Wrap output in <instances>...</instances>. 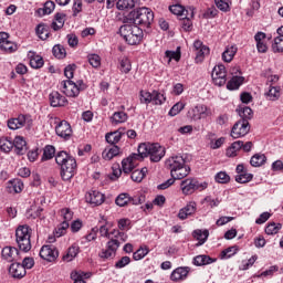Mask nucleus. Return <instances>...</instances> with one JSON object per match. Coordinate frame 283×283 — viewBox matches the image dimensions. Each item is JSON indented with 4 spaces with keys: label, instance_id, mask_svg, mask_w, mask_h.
<instances>
[{
    "label": "nucleus",
    "instance_id": "1",
    "mask_svg": "<svg viewBox=\"0 0 283 283\" xmlns=\"http://www.w3.org/2000/svg\"><path fill=\"white\" fill-rule=\"evenodd\" d=\"M55 163L61 169L60 174L62 180L67 181L74 178V174H76V169H78L74 156L70 155L67 151L60 150L55 155Z\"/></svg>",
    "mask_w": 283,
    "mask_h": 283
},
{
    "label": "nucleus",
    "instance_id": "2",
    "mask_svg": "<svg viewBox=\"0 0 283 283\" xmlns=\"http://www.w3.org/2000/svg\"><path fill=\"white\" fill-rule=\"evenodd\" d=\"M185 156L176 155L166 160V167L170 169V176L174 179L182 180V178H187L191 168L186 165Z\"/></svg>",
    "mask_w": 283,
    "mask_h": 283
},
{
    "label": "nucleus",
    "instance_id": "3",
    "mask_svg": "<svg viewBox=\"0 0 283 283\" xmlns=\"http://www.w3.org/2000/svg\"><path fill=\"white\" fill-rule=\"evenodd\" d=\"M137 151L139 156L142 157V160H145L147 156L150 158V163H160L163 158H165V154H167V150L165 147H163L160 144L155 143H144L140 144L137 148Z\"/></svg>",
    "mask_w": 283,
    "mask_h": 283
},
{
    "label": "nucleus",
    "instance_id": "4",
    "mask_svg": "<svg viewBox=\"0 0 283 283\" xmlns=\"http://www.w3.org/2000/svg\"><path fill=\"white\" fill-rule=\"evenodd\" d=\"M32 228L28 224L19 226L15 229V242L18 244V249L23 251V253H28L32 249Z\"/></svg>",
    "mask_w": 283,
    "mask_h": 283
},
{
    "label": "nucleus",
    "instance_id": "5",
    "mask_svg": "<svg viewBox=\"0 0 283 283\" xmlns=\"http://www.w3.org/2000/svg\"><path fill=\"white\" fill-rule=\"evenodd\" d=\"M119 34L128 45H138L143 41V29L136 24H124L119 28Z\"/></svg>",
    "mask_w": 283,
    "mask_h": 283
},
{
    "label": "nucleus",
    "instance_id": "6",
    "mask_svg": "<svg viewBox=\"0 0 283 283\" xmlns=\"http://www.w3.org/2000/svg\"><path fill=\"white\" fill-rule=\"evenodd\" d=\"M130 19H133L135 25L149 28L154 23V11L147 7H142L130 13Z\"/></svg>",
    "mask_w": 283,
    "mask_h": 283
},
{
    "label": "nucleus",
    "instance_id": "7",
    "mask_svg": "<svg viewBox=\"0 0 283 283\" xmlns=\"http://www.w3.org/2000/svg\"><path fill=\"white\" fill-rule=\"evenodd\" d=\"M207 187H209L208 182H200L191 178L185 179L180 184V188L184 196H191V193H195V191H205Z\"/></svg>",
    "mask_w": 283,
    "mask_h": 283
},
{
    "label": "nucleus",
    "instance_id": "8",
    "mask_svg": "<svg viewBox=\"0 0 283 283\" xmlns=\"http://www.w3.org/2000/svg\"><path fill=\"white\" fill-rule=\"evenodd\" d=\"M120 239H111L106 242V248L102 249L98 253L101 260H114L116 258V252L120 249Z\"/></svg>",
    "mask_w": 283,
    "mask_h": 283
},
{
    "label": "nucleus",
    "instance_id": "9",
    "mask_svg": "<svg viewBox=\"0 0 283 283\" xmlns=\"http://www.w3.org/2000/svg\"><path fill=\"white\" fill-rule=\"evenodd\" d=\"M109 227H112V224H102L98 228V232L102 238H107V240L120 239V242H127V233L117 229H114L113 231L109 232Z\"/></svg>",
    "mask_w": 283,
    "mask_h": 283
},
{
    "label": "nucleus",
    "instance_id": "10",
    "mask_svg": "<svg viewBox=\"0 0 283 283\" xmlns=\"http://www.w3.org/2000/svg\"><path fill=\"white\" fill-rule=\"evenodd\" d=\"M211 108L205 104H198L188 111V116L191 120H202V118H207L211 116Z\"/></svg>",
    "mask_w": 283,
    "mask_h": 283
},
{
    "label": "nucleus",
    "instance_id": "11",
    "mask_svg": "<svg viewBox=\"0 0 283 283\" xmlns=\"http://www.w3.org/2000/svg\"><path fill=\"white\" fill-rule=\"evenodd\" d=\"M251 132V126L249 125V120L240 119L237 122L230 133L231 138L238 139L247 136Z\"/></svg>",
    "mask_w": 283,
    "mask_h": 283
},
{
    "label": "nucleus",
    "instance_id": "12",
    "mask_svg": "<svg viewBox=\"0 0 283 283\" xmlns=\"http://www.w3.org/2000/svg\"><path fill=\"white\" fill-rule=\"evenodd\" d=\"M143 161L140 153H133L122 161V169L124 174H132L135 167H138V163Z\"/></svg>",
    "mask_w": 283,
    "mask_h": 283
},
{
    "label": "nucleus",
    "instance_id": "13",
    "mask_svg": "<svg viewBox=\"0 0 283 283\" xmlns=\"http://www.w3.org/2000/svg\"><path fill=\"white\" fill-rule=\"evenodd\" d=\"M212 81L218 87L227 85V66L224 64H218L212 70Z\"/></svg>",
    "mask_w": 283,
    "mask_h": 283
},
{
    "label": "nucleus",
    "instance_id": "14",
    "mask_svg": "<svg viewBox=\"0 0 283 283\" xmlns=\"http://www.w3.org/2000/svg\"><path fill=\"white\" fill-rule=\"evenodd\" d=\"M60 90L69 98H76L78 96V87H76V82L72 80H64L60 84Z\"/></svg>",
    "mask_w": 283,
    "mask_h": 283
},
{
    "label": "nucleus",
    "instance_id": "15",
    "mask_svg": "<svg viewBox=\"0 0 283 283\" xmlns=\"http://www.w3.org/2000/svg\"><path fill=\"white\" fill-rule=\"evenodd\" d=\"M193 50L196 54V63H202L205 56H209V53L211 52L209 46L205 45L200 40L193 42Z\"/></svg>",
    "mask_w": 283,
    "mask_h": 283
},
{
    "label": "nucleus",
    "instance_id": "16",
    "mask_svg": "<svg viewBox=\"0 0 283 283\" xmlns=\"http://www.w3.org/2000/svg\"><path fill=\"white\" fill-rule=\"evenodd\" d=\"M55 134L64 140H70V138H72V126L67 120H61L55 126Z\"/></svg>",
    "mask_w": 283,
    "mask_h": 283
},
{
    "label": "nucleus",
    "instance_id": "17",
    "mask_svg": "<svg viewBox=\"0 0 283 283\" xmlns=\"http://www.w3.org/2000/svg\"><path fill=\"white\" fill-rule=\"evenodd\" d=\"M85 200L93 207H101L105 202V195L98 190H90L85 195Z\"/></svg>",
    "mask_w": 283,
    "mask_h": 283
},
{
    "label": "nucleus",
    "instance_id": "18",
    "mask_svg": "<svg viewBox=\"0 0 283 283\" xmlns=\"http://www.w3.org/2000/svg\"><path fill=\"white\" fill-rule=\"evenodd\" d=\"M40 258L46 262H54L59 258V250L54 245H43L40 250Z\"/></svg>",
    "mask_w": 283,
    "mask_h": 283
},
{
    "label": "nucleus",
    "instance_id": "19",
    "mask_svg": "<svg viewBox=\"0 0 283 283\" xmlns=\"http://www.w3.org/2000/svg\"><path fill=\"white\" fill-rule=\"evenodd\" d=\"M189 273H191V268L179 266L171 272L170 280L172 282H185L189 277Z\"/></svg>",
    "mask_w": 283,
    "mask_h": 283
},
{
    "label": "nucleus",
    "instance_id": "20",
    "mask_svg": "<svg viewBox=\"0 0 283 283\" xmlns=\"http://www.w3.org/2000/svg\"><path fill=\"white\" fill-rule=\"evenodd\" d=\"M28 115L20 114L18 117H13L8 119L7 125L9 129H12L13 132L17 129H21L22 127H25V123H28Z\"/></svg>",
    "mask_w": 283,
    "mask_h": 283
},
{
    "label": "nucleus",
    "instance_id": "21",
    "mask_svg": "<svg viewBox=\"0 0 283 283\" xmlns=\"http://www.w3.org/2000/svg\"><path fill=\"white\" fill-rule=\"evenodd\" d=\"M49 101L51 107H65V105H67V98L57 91L50 93Z\"/></svg>",
    "mask_w": 283,
    "mask_h": 283
},
{
    "label": "nucleus",
    "instance_id": "22",
    "mask_svg": "<svg viewBox=\"0 0 283 283\" xmlns=\"http://www.w3.org/2000/svg\"><path fill=\"white\" fill-rule=\"evenodd\" d=\"M122 111H116L113 113V115L109 117V123L114 126L116 125H123V123H127L129 119V115L125 113V106H120Z\"/></svg>",
    "mask_w": 283,
    "mask_h": 283
},
{
    "label": "nucleus",
    "instance_id": "23",
    "mask_svg": "<svg viewBox=\"0 0 283 283\" xmlns=\"http://www.w3.org/2000/svg\"><path fill=\"white\" fill-rule=\"evenodd\" d=\"M198 209V203L196 201H190L186 207L181 208L178 212L179 220H187L189 216H193Z\"/></svg>",
    "mask_w": 283,
    "mask_h": 283
},
{
    "label": "nucleus",
    "instance_id": "24",
    "mask_svg": "<svg viewBox=\"0 0 283 283\" xmlns=\"http://www.w3.org/2000/svg\"><path fill=\"white\" fill-rule=\"evenodd\" d=\"M1 255L7 262H17V260H19V249L14 247H4L1 251Z\"/></svg>",
    "mask_w": 283,
    "mask_h": 283
},
{
    "label": "nucleus",
    "instance_id": "25",
    "mask_svg": "<svg viewBox=\"0 0 283 283\" xmlns=\"http://www.w3.org/2000/svg\"><path fill=\"white\" fill-rule=\"evenodd\" d=\"M27 273L25 268H23L21 263H12L9 268V275L11 277H15L17 280L25 277Z\"/></svg>",
    "mask_w": 283,
    "mask_h": 283
},
{
    "label": "nucleus",
    "instance_id": "26",
    "mask_svg": "<svg viewBox=\"0 0 283 283\" xmlns=\"http://www.w3.org/2000/svg\"><path fill=\"white\" fill-rule=\"evenodd\" d=\"M28 59H29L30 65H31V67H33V70H41V67L45 64V62L43 61V57L41 55L36 54V52H34V51L28 52Z\"/></svg>",
    "mask_w": 283,
    "mask_h": 283
},
{
    "label": "nucleus",
    "instance_id": "27",
    "mask_svg": "<svg viewBox=\"0 0 283 283\" xmlns=\"http://www.w3.org/2000/svg\"><path fill=\"white\" fill-rule=\"evenodd\" d=\"M181 21V28L185 30V32L191 31V28H193V22H191V19L195 17L193 8H189L186 11V14L184 15Z\"/></svg>",
    "mask_w": 283,
    "mask_h": 283
},
{
    "label": "nucleus",
    "instance_id": "28",
    "mask_svg": "<svg viewBox=\"0 0 283 283\" xmlns=\"http://www.w3.org/2000/svg\"><path fill=\"white\" fill-rule=\"evenodd\" d=\"M81 253V247H78V243H73L66 251V253L63 255L62 260L63 262H73L74 259Z\"/></svg>",
    "mask_w": 283,
    "mask_h": 283
},
{
    "label": "nucleus",
    "instance_id": "29",
    "mask_svg": "<svg viewBox=\"0 0 283 283\" xmlns=\"http://www.w3.org/2000/svg\"><path fill=\"white\" fill-rule=\"evenodd\" d=\"M243 83H244V76L233 75L227 83V90H229L230 92L240 90Z\"/></svg>",
    "mask_w": 283,
    "mask_h": 283
},
{
    "label": "nucleus",
    "instance_id": "30",
    "mask_svg": "<svg viewBox=\"0 0 283 283\" xmlns=\"http://www.w3.org/2000/svg\"><path fill=\"white\" fill-rule=\"evenodd\" d=\"M13 147L15 149V153L19 156H23L25 151H28V144L25 143V138L21 136H17L13 140Z\"/></svg>",
    "mask_w": 283,
    "mask_h": 283
},
{
    "label": "nucleus",
    "instance_id": "31",
    "mask_svg": "<svg viewBox=\"0 0 283 283\" xmlns=\"http://www.w3.org/2000/svg\"><path fill=\"white\" fill-rule=\"evenodd\" d=\"M192 237L198 241L196 247H202V244L209 240V230L197 229L192 232Z\"/></svg>",
    "mask_w": 283,
    "mask_h": 283
},
{
    "label": "nucleus",
    "instance_id": "32",
    "mask_svg": "<svg viewBox=\"0 0 283 283\" xmlns=\"http://www.w3.org/2000/svg\"><path fill=\"white\" fill-rule=\"evenodd\" d=\"M235 54H238V46H227L226 50L222 52L221 59L224 63H231Z\"/></svg>",
    "mask_w": 283,
    "mask_h": 283
},
{
    "label": "nucleus",
    "instance_id": "33",
    "mask_svg": "<svg viewBox=\"0 0 283 283\" xmlns=\"http://www.w3.org/2000/svg\"><path fill=\"white\" fill-rule=\"evenodd\" d=\"M125 133L120 129H117L115 132H112V133H107L105 135V138H106V143H108L109 145H117V143H120V138H123V135Z\"/></svg>",
    "mask_w": 283,
    "mask_h": 283
},
{
    "label": "nucleus",
    "instance_id": "34",
    "mask_svg": "<svg viewBox=\"0 0 283 283\" xmlns=\"http://www.w3.org/2000/svg\"><path fill=\"white\" fill-rule=\"evenodd\" d=\"M90 277H92L91 272L73 271L71 273V280H73L74 283H85V280H90Z\"/></svg>",
    "mask_w": 283,
    "mask_h": 283
},
{
    "label": "nucleus",
    "instance_id": "35",
    "mask_svg": "<svg viewBox=\"0 0 283 283\" xmlns=\"http://www.w3.org/2000/svg\"><path fill=\"white\" fill-rule=\"evenodd\" d=\"M118 154H120V148L114 145L112 147H106L102 153V157L104 160H112V158H116Z\"/></svg>",
    "mask_w": 283,
    "mask_h": 283
},
{
    "label": "nucleus",
    "instance_id": "36",
    "mask_svg": "<svg viewBox=\"0 0 283 283\" xmlns=\"http://www.w3.org/2000/svg\"><path fill=\"white\" fill-rule=\"evenodd\" d=\"M264 96L266 101H277L280 98V86L269 85L265 88Z\"/></svg>",
    "mask_w": 283,
    "mask_h": 283
},
{
    "label": "nucleus",
    "instance_id": "37",
    "mask_svg": "<svg viewBox=\"0 0 283 283\" xmlns=\"http://www.w3.org/2000/svg\"><path fill=\"white\" fill-rule=\"evenodd\" d=\"M14 149V143L10 137H0V151L3 154H10Z\"/></svg>",
    "mask_w": 283,
    "mask_h": 283
},
{
    "label": "nucleus",
    "instance_id": "38",
    "mask_svg": "<svg viewBox=\"0 0 283 283\" xmlns=\"http://www.w3.org/2000/svg\"><path fill=\"white\" fill-rule=\"evenodd\" d=\"M9 193H21L23 191V181L13 179L8 182Z\"/></svg>",
    "mask_w": 283,
    "mask_h": 283
},
{
    "label": "nucleus",
    "instance_id": "39",
    "mask_svg": "<svg viewBox=\"0 0 283 283\" xmlns=\"http://www.w3.org/2000/svg\"><path fill=\"white\" fill-rule=\"evenodd\" d=\"M182 54L180 52V46H177V49L175 51L171 50H167L165 52V59L167 60V63H171L172 61H176V63H178V61H180Z\"/></svg>",
    "mask_w": 283,
    "mask_h": 283
},
{
    "label": "nucleus",
    "instance_id": "40",
    "mask_svg": "<svg viewBox=\"0 0 283 283\" xmlns=\"http://www.w3.org/2000/svg\"><path fill=\"white\" fill-rule=\"evenodd\" d=\"M217 260L216 259H212L211 256L209 255H197L195 259H193V264L195 266H205L207 264H213V262H216Z\"/></svg>",
    "mask_w": 283,
    "mask_h": 283
},
{
    "label": "nucleus",
    "instance_id": "41",
    "mask_svg": "<svg viewBox=\"0 0 283 283\" xmlns=\"http://www.w3.org/2000/svg\"><path fill=\"white\" fill-rule=\"evenodd\" d=\"M0 50L2 52H6L7 54H12L19 50V46L17 45V43L8 40L4 42H0Z\"/></svg>",
    "mask_w": 283,
    "mask_h": 283
},
{
    "label": "nucleus",
    "instance_id": "42",
    "mask_svg": "<svg viewBox=\"0 0 283 283\" xmlns=\"http://www.w3.org/2000/svg\"><path fill=\"white\" fill-rule=\"evenodd\" d=\"M35 32L41 41H48V39H50V28L45 24H39Z\"/></svg>",
    "mask_w": 283,
    "mask_h": 283
},
{
    "label": "nucleus",
    "instance_id": "43",
    "mask_svg": "<svg viewBox=\"0 0 283 283\" xmlns=\"http://www.w3.org/2000/svg\"><path fill=\"white\" fill-rule=\"evenodd\" d=\"M147 167L142 168L140 170H133L130 174V178L134 182H143V179L145 178V176H147Z\"/></svg>",
    "mask_w": 283,
    "mask_h": 283
},
{
    "label": "nucleus",
    "instance_id": "44",
    "mask_svg": "<svg viewBox=\"0 0 283 283\" xmlns=\"http://www.w3.org/2000/svg\"><path fill=\"white\" fill-rule=\"evenodd\" d=\"M56 158V148L52 145H46L43 149V155H42V161L45 160H52V158Z\"/></svg>",
    "mask_w": 283,
    "mask_h": 283
},
{
    "label": "nucleus",
    "instance_id": "45",
    "mask_svg": "<svg viewBox=\"0 0 283 283\" xmlns=\"http://www.w3.org/2000/svg\"><path fill=\"white\" fill-rule=\"evenodd\" d=\"M237 112L242 120H251L253 118V109L249 106H240Z\"/></svg>",
    "mask_w": 283,
    "mask_h": 283
},
{
    "label": "nucleus",
    "instance_id": "46",
    "mask_svg": "<svg viewBox=\"0 0 283 283\" xmlns=\"http://www.w3.org/2000/svg\"><path fill=\"white\" fill-rule=\"evenodd\" d=\"M264 163H266V156L264 154H256L250 159V165L252 167H262Z\"/></svg>",
    "mask_w": 283,
    "mask_h": 283
},
{
    "label": "nucleus",
    "instance_id": "47",
    "mask_svg": "<svg viewBox=\"0 0 283 283\" xmlns=\"http://www.w3.org/2000/svg\"><path fill=\"white\" fill-rule=\"evenodd\" d=\"M52 54L55 59H65L67 56V51L62 44H55L52 49Z\"/></svg>",
    "mask_w": 283,
    "mask_h": 283
},
{
    "label": "nucleus",
    "instance_id": "48",
    "mask_svg": "<svg viewBox=\"0 0 283 283\" xmlns=\"http://www.w3.org/2000/svg\"><path fill=\"white\" fill-rule=\"evenodd\" d=\"M54 8H56V4H54L53 1H46L44 3V7L38 10V14H40V17H45V14H52V12H54Z\"/></svg>",
    "mask_w": 283,
    "mask_h": 283
},
{
    "label": "nucleus",
    "instance_id": "49",
    "mask_svg": "<svg viewBox=\"0 0 283 283\" xmlns=\"http://www.w3.org/2000/svg\"><path fill=\"white\" fill-rule=\"evenodd\" d=\"M281 230H282V224L281 223L270 222L265 227L266 235H275V234L280 233Z\"/></svg>",
    "mask_w": 283,
    "mask_h": 283
},
{
    "label": "nucleus",
    "instance_id": "50",
    "mask_svg": "<svg viewBox=\"0 0 283 283\" xmlns=\"http://www.w3.org/2000/svg\"><path fill=\"white\" fill-rule=\"evenodd\" d=\"M214 4L221 12H231V0H214Z\"/></svg>",
    "mask_w": 283,
    "mask_h": 283
},
{
    "label": "nucleus",
    "instance_id": "51",
    "mask_svg": "<svg viewBox=\"0 0 283 283\" xmlns=\"http://www.w3.org/2000/svg\"><path fill=\"white\" fill-rule=\"evenodd\" d=\"M115 203L117 205V207H127L129 205V193H119L115 199Z\"/></svg>",
    "mask_w": 283,
    "mask_h": 283
},
{
    "label": "nucleus",
    "instance_id": "52",
    "mask_svg": "<svg viewBox=\"0 0 283 283\" xmlns=\"http://www.w3.org/2000/svg\"><path fill=\"white\" fill-rule=\"evenodd\" d=\"M119 70L123 74H129L132 72V61L128 57H122L119 61Z\"/></svg>",
    "mask_w": 283,
    "mask_h": 283
},
{
    "label": "nucleus",
    "instance_id": "53",
    "mask_svg": "<svg viewBox=\"0 0 283 283\" xmlns=\"http://www.w3.org/2000/svg\"><path fill=\"white\" fill-rule=\"evenodd\" d=\"M167 101V97H165V94L158 92V91H153V97L151 102L153 105H163Z\"/></svg>",
    "mask_w": 283,
    "mask_h": 283
},
{
    "label": "nucleus",
    "instance_id": "54",
    "mask_svg": "<svg viewBox=\"0 0 283 283\" xmlns=\"http://www.w3.org/2000/svg\"><path fill=\"white\" fill-rule=\"evenodd\" d=\"M235 253H238V247L233 245L221 251L220 258L221 260H229L230 258H233Z\"/></svg>",
    "mask_w": 283,
    "mask_h": 283
},
{
    "label": "nucleus",
    "instance_id": "55",
    "mask_svg": "<svg viewBox=\"0 0 283 283\" xmlns=\"http://www.w3.org/2000/svg\"><path fill=\"white\" fill-rule=\"evenodd\" d=\"M135 6L134 0H118L116 2L117 10H132Z\"/></svg>",
    "mask_w": 283,
    "mask_h": 283
},
{
    "label": "nucleus",
    "instance_id": "56",
    "mask_svg": "<svg viewBox=\"0 0 283 283\" xmlns=\"http://www.w3.org/2000/svg\"><path fill=\"white\" fill-rule=\"evenodd\" d=\"M169 11L171 14H176L177 17H185L187 14V10L182 4H172L169 7Z\"/></svg>",
    "mask_w": 283,
    "mask_h": 283
},
{
    "label": "nucleus",
    "instance_id": "57",
    "mask_svg": "<svg viewBox=\"0 0 283 283\" xmlns=\"http://www.w3.org/2000/svg\"><path fill=\"white\" fill-rule=\"evenodd\" d=\"M273 52H283V34H279L272 44Z\"/></svg>",
    "mask_w": 283,
    "mask_h": 283
},
{
    "label": "nucleus",
    "instance_id": "58",
    "mask_svg": "<svg viewBox=\"0 0 283 283\" xmlns=\"http://www.w3.org/2000/svg\"><path fill=\"white\" fill-rule=\"evenodd\" d=\"M235 180L240 182V185H244L245 182H251L253 180V174L243 172L235 176Z\"/></svg>",
    "mask_w": 283,
    "mask_h": 283
},
{
    "label": "nucleus",
    "instance_id": "59",
    "mask_svg": "<svg viewBox=\"0 0 283 283\" xmlns=\"http://www.w3.org/2000/svg\"><path fill=\"white\" fill-rule=\"evenodd\" d=\"M216 182H219V185H227L229 180H231V177L226 171H220L214 176Z\"/></svg>",
    "mask_w": 283,
    "mask_h": 283
},
{
    "label": "nucleus",
    "instance_id": "60",
    "mask_svg": "<svg viewBox=\"0 0 283 283\" xmlns=\"http://www.w3.org/2000/svg\"><path fill=\"white\" fill-rule=\"evenodd\" d=\"M87 60L92 67H101V56L98 54H90Z\"/></svg>",
    "mask_w": 283,
    "mask_h": 283
},
{
    "label": "nucleus",
    "instance_id": "61",
    "mask_svg": "<svg viewBox=\"0 0 283 283\" xmlns=\"http://www.w3.org/2000/svg\"><path fill=\"white\" fill-rule=\"evenodd\" d=\"M139 96L140 103H143L144 105H149V103H151L153 93L147 91H140Z\"/></svg>",
    "mask_w": 283,
    "mask_h": 283
},
{
    "label": "nucleus",
    "instance_id": "62",
    "mask_svg": "<svg viewBox=\"0 0 283 283\" xmlns=\"http://www.w3.org/2000/svg\"><path fill=\"white\" fill-rule=\"evenodd\" d=\"M185 109V103H176L169 111V116H178V113Z\"/></svg>",
    "mask_w": 283,
    "mask_h": 283
},
{
    "label": "nucleus",
    "instance_id": "63",
    "mask_svg": "<svg viewBox=\"0 0 283 283\" xmlns=\"http://www.w3.org/2000/svg\"><path fill=\"white\" fill-rule=\"evenodd\" d=\"M149 253V250L147 248L138 249L136 252L133 253V259L138 262V260H143L147 254Z\"/></svg>",
    "mask_w": 283,
    "mask_h": 283
},
{
    "label": "nucleus",
    "instance_id": "64",
    "mask_svg": "<svg viewBox=\"0 0 283 283\" xmlns=\"http://www.w3.org/2000/svg\"><path fill=\"white\" fill-rule=\"evenodd\" d=\"M61 216L63 217L64 222L70 223L72 218H74V212L70 208H63L61 210Z\"/></svg>",
    "mask_w": 283,
    "mask_h": 283
}]
</instances>
